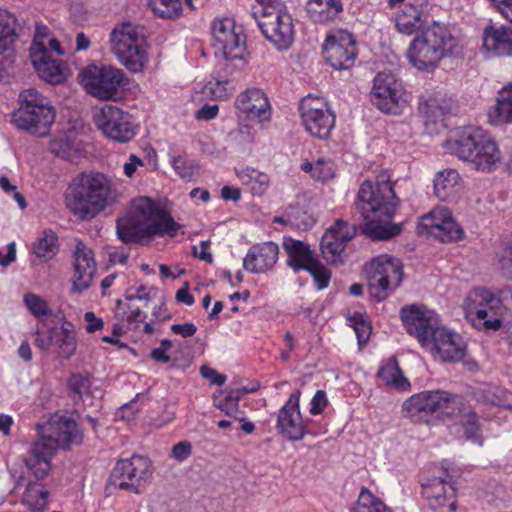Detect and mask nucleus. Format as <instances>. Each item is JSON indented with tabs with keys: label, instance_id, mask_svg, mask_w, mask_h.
Instances as JSON below:
<instances>
[{
	"label": "nucleus",
	"instance_id": "obj_19",
	"mask_svg": "<svg viewBox=\"0 0 512 512\" xmlns=\"http://www.w3.org/2000/svg\"><path fill=\"white\" fill-rule=\"evenodd\" d=\"M422 234L433 236L441 242H455L462 238L463 230L448 208L438 206L418 219V236Z\"/></svg>",
	"mask_w": 512,
	"mask_h": 512
},
{
	"label": "nucleus",
	"instance_id": "obj_33",
	"mask_svg": "<svg viewBox=\"0 0 512 512\" xmlns=\"http://www.w3.org/2000/svg\"><path fill=\"white\" fill-rule=\"evenodd\" d=\"M488 119L493 125L512 123V83L499 90L496 104L488 112Z\"/></svg>",
	"mask_w": 512,
	"mask_h": 512
},
{
	"label": "nucleus",
	"instance_id": "obj_17",
	"mask_svg": "<svg viewBox=\"0 0 512 512\" xmlns=\"http://www.w3.org/2000/svg\"><path fill=\"white\" fill-rule=\"evenodd\" d=\"M323 54L333 69L348 70L354 66L357 57L356 40L347 30L330 32L323 44Z\"/></svg>",
	"mask_w": 512,
	"mask_h": 512
},
{
	"label": "nucleus",
	"instance_id": "obj_47",
	"mask_svg": "<svg viewBox=\"0 0 512 512\" xmlns=\"http://www.w3.org/2000/svg\"><path fill=\"white\" fill-rule=\"evenodd\" d=\"M395 25L399 33L412 35L416 31V8L412 5L403 10L395 19Z\"/></svg>",
	"mask_w": 512,
	"mask_h": 512
},
{
	"label": "nucleus",
	"instance_id": "obj_16",
	"mask_svg": "<svg viewBox=\"0 0 512 512\" xmlns=\"http://www.w3.org/2000/svg\"><path fill=\"white\" fill-rule=\"evenodd\" d=\"M370 101L384 113H397L405 102L402 82L392 72L377 73L373 80Z\"/></svg>",
	"mask_w": 512,
	"mask_h": 512
},
{
	"label": "nucleus",
	"instance_id": "obj_57",
	"mask_svg": "<svg viewBox=\"0 0 512 512\" xmlns=\"http://www.w3.org/2000/svg\"><path fill=\"white\" fill-rule=\"evenodd\" d=\"M470 313L471 314L474 313L476 316V319L481 321L483 323L484 327L487 329L498 330L502 325V322L500 319L489 318L488 312L485 308H475V309L470 308Z\"/></svg>",
	"mask_w": 512,
	"mask_h": 512
},
{
	"label": "nucleus",
	"instance_id": "obj_4",
	"mask_svg": "<svg viewBox=\"0 0 512 512\" xmlns=\"http://www.w3.org/2000/svg\"><path fill=\"white\" fill-rule=\"evenodd\" d=\"M418 6V71L431 72L443 57L459 55L461 47L444 25L432 17L429 19L428 12L435 6L427 0Z\"/></svg>",
	"mask_w": 512,
	"mask_h": 512
},
{
	"label": "nucleus",
	"instance_id": "obj_11",
	"mask_svg": "<svg viewBox=\"0 0 512 512\" xmlns=\"http://www.w3.org/2000/svg\"><path fill=\"white\" fill-rule=\"evenodd\" d=\"M214 48L223 55L224 69L233 66L242 70L246 65V40L241 28L229 17L216 18L211 25Z\"/></svg>",
	"mask_w": 512,
	"mask_h": 512
},
{
	"label": "nucleus",
	"instance_id": "obj_59",
	"mask_svg": "<svg viewBox=\"0 0 512 512\" xmlns=\"http://www.w3.org/2000/svg\"><path fill=\"white\" fill-rule=\"evenodd\" d=\"M327 405L326 393L323 390H318L311 400L309 412L312 415L321 414Z\"/></svg>",
	"mask_w": 512,
	"mask_h": 512
},
{
	"label": "nucleus",
	"instance_id": "obj_61",
	"mask_svg": "<svg viewBox=\"0 0 512 512\" xmlns=\"http://www.w3.org/2000/svg\"><path fill=\"white\" fill-rule=\"evenodd\" d=\"M144 161L135 154H130L123 164V173L127 178H132L139 167H143Z\"/></svg>",
	"mask_w": 512,
	"mask_h": 512
},
{
	"label": "nucleus",
	"instance_id": "obj_55",
	"mask_svg": "<svg viewBox=\"0 0 512 512\" xmlns=\"http://www.w3.org/2000/svg\"><path fill=\"white\" fill-rule=\"evenodd\" d=\"M400 318L406 331L416 336V304H410L405 306L400 311Z\"/></svg>",
	"mask_w": 512,
	"mask_h": 512
},
{
	"label": "nucleus",
	"instance_id": "obj_54",
	"mask_svg": "<svg viewBox=\"0 0 512 512\" xmlns=\"http://www.w3.org/2000/svg\"><path fill=\"white\" fill-rule=\"evenodd\" d=\"M171 165L175 172L184 180H190L195 173V165L182 156H173Z\"/></svg>",
	"mask_w": 512,
	"mask_h": 512
},
{
	"label": "nucleus",
	"instance_id": "obj_28",
	"mask_svg": "<svg viewBox=\"0 0 512 512\" xmlns=\"http://www.w3.org/2000/svg\"><path fill=\"white\" fill-rule=\"evenodd\" d=\"M447 392L428 390L418 393V424H432V417L437 415L441 405H444Z\"/></svg>",
	"mask_w": 512,
	"mask_h": 512
},
{
	"label": "nucleus",
	"instance_id": "obj_15",
	"mask_svg": "<svg viewBox=\"0 0 512 512\" xmlns=\"http://www.w3.org/2000/svg\"><path fill=\"white\" fill-rule=\"evenodd\" d=\"M94 120L97 128L113 141L127 143L136 135L132 116L115 105H104L95 114Z\"/></svg>",
	"mask_w": 512,
	"mask_h": 512
},
{
	"label": "nucleus",
	"instance_id": "obj_26",
	"mask_svg": "<svg viewBox=\"0 0 512 512\" xmlns=\"http://www.w3.org/2000/svg\"><path fill=\"white\" fill-rule=\"evenodd\" d=\"M483 49L489 56L512 57V27L486 26L483 31Z\"/></svg>",
	"mask_w": 512,
	"mask_h": 512
},
{
	"label": "nucleus",
	"instance_id": "obj_27",
	"mask_svg": "<svg viewBox=\"0 0 512 512\" xmlns=\"http://www.w3.org/2000/svg\"><path fill=\"white\" fill-rule=\"evenodd\" d=\"M282 246L287 254V266L296 273L305 270L316 260L310 246L301 240L284 236Z\"/></svg>",
	"mask_w": 512,
	"mask_h": 512
},
{
	"label": "nucleus",
	"instance_id": "obj_9",
	"mask_svg": "<svg viewBox=\"0 0 512 512\" xmlns=\"http://www.w3.org/2000/svg\"><path fill=\"white\" fill-rule=\"evenodd\" d=\"M454 154L482 172H492L502 155L494 139L482 129L464 131L453 143Z\"/></svg>",
	"mask_w": 512,
	"mask_h": 512
},
{
	"label": "nucleus",
	"instance_id": "obj_24",
	"mask_svg": "<svg viewBox=\"0 0 512 512\" xmlns=\"http://www.w3.org/2000/svg\"><path fill=\"white\" fill-rule=\"evenodd\" d=\"M74 256V274L72 276V292L81 293L88 289L96 271L93 251L83 242H77Z\"/></svg>",
	"mask_w": 512,
	"mask_h": 512
},
{
	"label": "nucleus",
	"instance_id": "obj_7",
	"mask_svg": "<svg viewBox=\"0 0 512 512\" xmlns=\"http://www.w3.org/2000/svg\"><path fill=\"white\" fill-rule=\"evenodd\" d=\"M252 15L263 36L280 52L287 51L295 39L291 14L283 0H256Z\"/></svg>",
	"mask_w": 512,
	"mask_h": 512
},
{
	"label": "nucleus",
	"instance_id": "obj_43",
	"mask_svg": "<svg viewBox=\"0 0 512 512\" xmlns=\"http://www.w3.org/2000/svg\"><path fill=\"white\" fill-rule=\"evenodd\" d=\"M346 321L348 326L355 331L358 345L360 347L364 346L368 342L372 332V326L368 316L365 313L356 311L349 313L346 317Z\"/></svg>",
	"mask_w": 512,
	"mask_h": 512
},
{
	"label": "nucleus",
	"instance_id": "obj_40",
	"mask_svg": "<svg viewBox=\"0 0 512 512\" xmlns=\"http://www.w3.org/2000/svg\"><path fill=\"white\" fill-rule=\"evenodd\" d=\"M445 402L446 403L444 405H441L437 415L432 417V424L439 420H442L443 422L446 420H455L457 423L461 418L462 413H464L468 407L461 397L451 396L449 393L445 398Z\"/></svg>",
	"mask_w": 512,
	"mask_h": 512
},
{
	"label": "nucleus",
	"instance_id": "obj_8",
	"mask_svg": "<svg viewBox=\"0 0 512 512\" xmlns=\"http://www.w3.org/2000/svg\"><path fill=\"white\" fill-rule=\"evenodd\" d=\"M55 109L51 102L34 88L19 94V108L11 113V123L19 130L32 135H48L55 121Z\"/></svg>",
	"mask_w": 512,
	"mask_h": 512
},
{
	"label": "nucleus",
	"instance_id": "obj_49",
	"mask_svg": "<svg viewBox=\"0 0 512 512\" xmlns=\"http://www.w3.org/2000/svg\"><path fill=\"white\" fill-rule=\"evenodd\" d=\"M305 271H308L312 275L318 290H323L328 287L331 273L319 260L316 259Z\"/></svg>",
	"mask_w": 512,
	"mask_h": 512
},
{
	"label": "nucleus",
	"instance_id": "obj_42",
	"mask_svg": "<svg viewBox=\"0 0 512 512\" xmlns=\"http://www.w3.org/2000/svg\"><path fill=\"white\" fill-rule=\"evenodd\" d=\"M457 423L462 427L463 436L467 440H470L480 446L483 444L477 413L473 411L470 406H468L465 412L462 413V416Z\"/></svg>",
	"mask_w": 512,
	"mask_h": 512
},
{
	"label": "nucleus",
	"instance_id": "obj_1",
	"mask_svg": "<svg viewBox=\"0 0 512 512\" xmlns=\"http://www.w3.org/2000/svg\"><path fill=\"white\" fill-rule=\"evenodd\" d=\"M122 193L116 182L99 171L77 174L64 194L66 208L79 220H92L119 202Z\"/></svg>",
	"mask_w": 512,
	"mask_h": 512
},
{
	"label": "nucleus",
	"instance_id": "obj_29",
	"mask_svg": "<svg viewBox=\"0 0 512 512\" xmlns=\"http://www.w3.org/2000/svg\"><path fill=\"white\" fill-rule=\"evenodd\" d=\"M221 70L223 75L212 78L204 85L202 89L204 96L213 100H225L236 90L235 80L229 78L228 75H231L233 71L238 70L233 66H230L228 70H225L224 62L221 63Z\"/></svg>",
	"mask_w": 512,
	"mask_h": 512
},
{
	"label": "nucleus",
	"instance_id": "obj_12",
	"mask_svg": "<svg viewBox=\"0 0 512 512\" xmlns=\"http://www.w3.org/2000/svg\"><path fill=\"white\" fill-rule=\"evenodd\" d=\"M81 83L87 93L100 99H114L127 84L123 70L106 65H89L80 73Z\"/></svg>",
	"mask_w": 512,
	"mask_h": 512
},
{
	"label": "nucleus",
	"instance_id": "obj_38",
	"mask_svg": "<svg viewBox=\"0 0 512 512\" xmlns=\"http://www.w3.org/2000/svg\"><path fill=\"white\" fill-rule=\"evenodd\" d=\"M48 491L37 482L28 483L22 502L32 512H44L48 505Z\"/></svg>",
	"mask_w": 512,
	"mask_h": 512
},
{
	"label": "nucleus",
	"instance_id": "obj_36",
	"mask_svg": "<svg viewBox=\"0 0 512 512\" xmlns=\"http://www.w3.org/2000/svg\"><path fill=\"white\" fill-rule=\"evenodd\" d=\"M258 385L240 386L230 389L215 399V406L228 416L237 417L239 413V400L243 395L257 391Z\"/></svg>",
	"mask_w": 512,
	"mask_h": 512
},
{
	"label": "nucleus",
	"instance_id": "obj_13",
	"mask_svg": "<svg viewBox=\"0 0 512 512\" xmlns=\"http://www.w3.org/2000/svg\"><path fill=\"white\" fill-rule=\"evenodd\" d=\"M366 273L372 297L377 301H383L389 291L400 284L402 265L397 258L379 255L366 266Z\"/></svg>",
	"mask_w": 512,
	"mask_h": 512
},
{
	"label": "nucleus",
	"instance_id": "obj_3",
	"mask_svg": "<svg viewBox=\"0 0 512 512\" xmlns=\"http://www.w3.org/2000/svg\"><path fill=\"white\" fill-rule=\"evenodd\" d=\"M397 203L389 181L378 182L375 186L364 181L355 202L363 218L361 233L373 240H386L399 234L400 226L391 223Z\"/></svg>",
	"mask_w": 512,
	"mask_h": 512
},
{
	"label": "nucleus",
	"instance_id": "obj_52",
	"mask_svg": "<svg viewBox=\"0 0 512 512\" xmlns=\"http://www.w3.org/2000/svg\"><path fill=\"white\" fill-rule=\"evenodd\" d=\"M335 164L330 159L320 158L315 162L313 178L325 182L334 177Z\"/></svg>",
	"mask_w": 512,
	"mask_h": 512
},
{
	"label": "nucleus",
	"instance_id": "obj_53",
	"mask_svg": "<svg viewBox=\"0 0 512 512\" xmlns=\"http://www.w3.org/2000/svg\"><path fill=\"white\" fill-rule=\"evenodd\" d=\"M50 38V31L48 27L43 24H37L35 28L34 40L30 48V54H34V52L48 51L47 41Z\"/></svg>",
	"mask_w": 512,
	"mask_h": 512
},
{
	"label": "nucleus",
	"instance_id": "obj_41",
	"mask_svg": "<svg viewBox=\"0 0 512 512\" xmlns=\"http://www.w3.org/2000/svg\"><path fill=\"white\" fill-rule=\"evenodd\" d=\"M58 238L52 230H45L32 243L31 250L38 258L45 260L53 258L58 252Z\"/></svg>",
	"mask_w": 512,
	"mask_h": 512
},
{
	"label": "nucleus",
	"instance_id": "obj_2",
	"mask_svg": "<svg viewBox=\"0 0 512 512\" xmlns=\"http://www.w3.org/2000/svg\"><path fill=\"white\" fill-rule=\"evenodd\" d=\"M181 225L158 202L149 197L131 201L128 210L116 221V233L123 243H137L145 238H173Z\"/></svg>",
	"mask_w": 512,
	"mask_h": 512
},
{
	"label": "nucleus",
	"instance_id": "obj_14",
	"mask_svg": "<svg viewBox=\"0 0 512 512\" xmlns=\"http://www.w3.org/2000/svg\"><path fill=\"white\" fill-rule=\"evenodd\" d=\"M302 125L312 136L321 140L330 137L336 116L322 97L307 95L299 104Z\"/></svg>",
	"mask_w": 512,
	"mask_h": 512
},
{
	"label": "nucleus",
	"instance_id": "obj_30",
	"mask_svg": "<svg viewBox=\"0 0 512 512\" xmlns=\"http://www.w3.org/2000/svg\"><path fill=\"white\" fill-rule=\"evenodd\" d=\"M306 10L315 23H329L339 18L343 12L341 0H308Z\"/></svg>",
	"mask_w": 512,
	"mask_h": 512
},
{
	"label": "nucleus",
	"instance_id": "obj_45",
	"mask_svg": "<svg viewBox=\"0 0 512 512\" xmlns=\"http://www.w3.org/2000/svg\"><path fill=\"white\" fill-rule=\"evenodd\" d=\"M13 22L9 14L0 11V55L9 51L16 39Z\"/></svg>",
	"mask_w": 512,
	"mask_h": 512
},
{
	"label": "nucleus",
	"instance_id": "obj_23",
	"mask_svg": "<svg viewBox=\"0 0 512 512\" xmlns=\"http://www.w3.org/2000/svg\"><path fill=\"white\" fill-rule=\"evenodd\" d=\"M239 116L258 122L270 119V104L265 93L259 88H248L240 93L235 100Z\"/></svg>",
	"mask_w": 512,
	"mask_h": 512
},
{
	"label": "nucleus",
	"instance_id": "obj_62",
	"mask_svg": "<svg viewBox=\"0 0 512 512\" xmlns=\"http://www.w3.org/2000/svg\"><path fill=\"white\" fill-rule=\"evenodd\" d=\"M493 7L512 23V0H489Z\"/></svg>",
	"mask_w": 512,
	"mask_h": 512
},
{
	"label": "nucleus",
	"instance_id": "obj_56",
	"mask_svg": "<svg viewBox=\"0 0 512 512\" xmlns=\"http://www.w3.org/2000/svg\"><path fill=\"white\" fill-rule=\"evenodd\" d=\"M0 188L7 194L12 193L20 209L24 210L27 207L24 196L16 190V186L13 185L6 176L0 177Z\"/></svg>",
	"mask_w": 512,
	"mask_h": 512
},
{
	"label": "nucleus",
	"instance_id": "obj_37",
	"mask_svg": "<svg viewBox=\"0 0 512 512\" xmlns=\"http://www.w3.org/2000/svg\"><path fill=\"white\" fill-rule=\"evenodd\" d=\"M70 323H65L60 329L49 332V340L59 348V354L63 358H70L76 350V337Z\"/></svg>",
	"mask_w": 512,
	"mask_h": 512
},
{
	"label": "nucleus",
	"instance_id": "obj_20",
	"mask_svg": "<svg viewBox=\"0 0 512 512\" xmlns=\"http://www.w3.org/2000/svg\"><path fill=\"white\" fill-rule=\"evenodd\" d=\"M448 472L441 470V475L421 483L422 496L433 512H454L457 508L456 488L446 481Z\"/></svg>",
	"mask_w": 512,
	"mask_h": 512
},
{
	"label": "nucleus",
	"instance_id": "obj_64",
	"mask_svg": "<svg viewBox=\"0 0 512 512\" xmlns=\"http://www.w3.org/2000/svg\"><path fill=\"white\" fill-rule=\"evenodd\" d=\"M192 452V446L189 442L183 441L177 443L172 449V456L178 461H185Z\"/></svg>",
	"mask_w": 512,
	"mask_h": 512
},
{
	"label": "nucleus",
	"instance_id": "obj_22",
	"mask_svg": "<svg viewBox=\"0 0 512 512\" xmlns=\"http://www.w3.org/2000/svg\"><path fill=\"white\" fill-rule=\"evenodd\" d=\"M301 392L294 391L279 410L276 429L279 434L289 441H299L307 433L304 420L302 419L299 407Z\"/></svg>",
	"mask_w": 512,
	"mask_h": 512
},
{
	"label": "nucleus",
	"instance_id": "obj_60",
	"mask_svg": "<svg viewBox=\"0 0 512 512\" xmlns=\"http://www.w3.org/2000/svg\"><path fill=\"white\" fill-rule=\"evenodd\" d=\"M200 374L204 379L208 380L210 382V384H212V385L221 386L226 382V379H227L224 374L218 373L215 369H213L207 365L201 366Z\"/></svg>",
	"mask_w": 512,
	"mask_h": 512
},
{
	"label": "nucleus",
	"instance_id": "obj_32",
	"mask_svg": "<svg viewBox=\"0 0 512 512\" xmlns=\"http://www.w3.org/2000/svg\"><path fill=\"white\" fill-rule=\"evenodd\" d=\"M235 171L241 184L252 195L261 196L269 188L270 178L260 170L250 166H240Z\"/></svg>",
	"mask_w": 512,
	"mask_h": 512
},
{
	"label": "nucleus",
	"instance_id": "obj_48",
	"mask_svg": "<svg viewBox=\"0 0 512 512\" xmlns=\"http://www.w3.org/2000/svg\"><path fill=\"white\" fill-rule=\"evenodd\" d=\"M153 12L163 18L178 16L181 10L180 0H149Z\"/></svg>",
	"mask_w": 512,
	"mask_h": 512
},
{
	"label": "nucleus",
	"instance_id": "obj_25",
	"mask_svg": "<svg viewBox=\"0 0 512 512\" xmlns=\"http://www.w3.org/2000/svg\"><path fill=\"white\" fill-rule=\"evenodd\" d=\"M279 248L272 241L252 245L243 259V268L252 274L272 270L278 261Z\"/></svg>",
	"mask_w": 512,
	"mask_h": 512
},
{
	"label": "nucleus",
	"instance_id": "obj_6",
	"mask_svg": "<svg viewBox=\"0 0 512 512\" xmlns=\"http://www.w3.org/2000/svg\"><path fill=\"white\" fill-rule=\"evenodd\" d=\"M49 435L32 442L25 466L37 479L45 478L51 469V459L57 448H68L78 440L77 424L64 415H54L48 423Z\"/></svg>",
	"mask_w": 512,
	"mask_h": 512
},
{
	"label": "nucleus",
	"instance_id": "obj_50",
	"mask_svg": "<svg viewBox=\"0 0 512 512\" xmlns=\"http://www.w3.org/2000/svg\"><path fill=\"white\" fill-rule=\"evenodd\" d=\"M68 387L72 393V398L76 402L84 396H88L90 382L89 379L81 374H74L69 378Z\"/></svg>",
	"mask_w": 512,
	"mask_h": 512
},
{
	"label": "nucleus",
	"instance_id": "obj_5",
	"mask_svg": "<svg viewBox=\"0 0 512 512\" xmlns=\"http://www.w3.org/2000/svg\"><path fill=\"white\" fill-rule=\"evenodd\" d=\"M418 343L435 359L442 362H459L466 354L463 337L441 324L438 314L418 304Z\"/></svg>",
	"mask_w": 512,
	"mask_h": 512
},
{
	"label": "nucleus",
	"instance_id": "obj_58",
	"mask_svg": "<svg viewBox=\"0 0 512 512\" xmlns=\"http://www.w3.org/2000/svg\"><path fill=\"white\" fill-rule=\"evenodd\" d=\"M145 399L144 394L138 393L133 400H131L129 403L124 404L118 414L124 418L126 417L127 420H130L134 416L136 412L140 410L139 402L143 401Z\"/></svg>",
	"mask_w": 512,
	"mask_h": 512
},
{
	"label": "nucleus",
	"instance_id": "obj_21",
	"mask_svg": "<svg viewBox=\"0 0 512 512\" xmlns=\"http://www.w3.org/2000/svg\"><path fill=\"white\" fill-rule=\"evenodd\" d=\"M356 234V227L347 221L337 219L323 234L320 249L327 262L342 261L344 250Z\"/></svg>",
	"mask_w": 512,
	"mask_h": 512
},
{
	"label": "nucleus",
	"instance_id": "obj_51",
	"mask_svg": "<svg viewBox=\"0 0 512 512\" xmlns=\"http://www.w3.org/2000/svg\"><path fill=\"white\" fill-rule=\"evenodd\" d=\"M497 266L507 279H512V240L503 242L502 251L497 254Z\"/></svg>",
	"mask_w": 512,
	"mask_h": 512
},
{
	"label": "nucleus",
	"instance_id": "obj_10",
	"mask_svg": "<svg viewBox=\"0 0 512 512\" xmlns=\"http://www.w3.org/2000/svg\"><path fill=\"white\" fill-rule=\"evenodd\" d=\"M111 50L118 61L131 72H140L148 61L147 45L136 26L124 22L110 33Z\"/></svg>",
	"mask_w": 512,
	"mask_h": 512
},
{
	"label": "nucleus",
	"instance_id": "obj_63",
	"mask_svg": "<svg viewBox=\"0 0 512 512\" xmlns=\"http://www.w3.org/2000/svg\"><path fill=\"white\" fill-rule=\"evenodd\" d=\"M219 106L217 104H205L197 110L195 117L198 120L209 121L217 117Z\"/></svg>",
	"mask_w": 512,
	"mask_h": 512
},
{
	"label": "nucleus",
	"instance_id": "obj_18",
	"mask_svg": "<svg viewBox=\"0 0 512 512\" xmlns=\"http://www.w3.org/2000/svg\"><path fill=\"white\" fill-rule=\"evenodd\" d=\"M150 475L148 459L133 455L117 462L111 474V483L119 489L138 494Z\"/></svg>",
	"mask_w": 512,
	"mask_h": 512
},
{
	"label": "nucleus",
	"instance_id": "obj_39",
	"mask_svg": "<svg viewBox=\"0 0 512 512\" xmlns=\"http://www.w3.org/2000/svg\"><path fill=\"white\" fill-rule=\"evenodd\" d=\"M419 110L423 113L425 132L429 135L437 134L444 125V109L435 101H429L424 107H419Z\"/></svg>",
	"mask_w": 512,
	"mask_h": 512
},
{
	"label": "nucleus",
	"instance_id": "obj_35",
	"mask_svg": "<svg viewBox=\"0 0 512 512\" xmlns=\"http://www.w3.org/2000/svg\"><path fill=\"white\" fill-rule=\"evenodd\" d=\"M460 180V175L455 169L448 168L438 171L433 179L435 196L442 201L454 197Z\"/></svg>",
	"mask_w": 512,
	"mask_h": 512
},
{
	"label": "nucleus",
	"instance_id": "obj_44",
	"mask_svg": "<svg viewBox=\"0 0 512 512\" xmlns=\"http://www.w3.org/2000/svg\"><path fill=\"white\" fill-rule=\"evenodd\" d=\"M353 512H390L382 500L374 496L368 489L362 488Z\"/></svg>",
	"mask_w": 512,
	"mask_h": 512
},
{
	"label": "nucleus",
	"instance_id": "obj_46",
	"mask_svg": "<svg viewBox=\"0 0 512 512\" xmlns=\"http://www.w3.org/2000/svg\"><path fill=\"white\" fill-rule=\"evenodd\" d=\"M27 310L36 318L48 317L52 315L45 299L34 293H26L23 298Z\"/></svg>",
	"mask_w": 512,
	"mask_h": 512
},
{
	"label": "nucleus",
	"instance_id": "obj_31",
	"mask_svg": "<svg viewBox=\"0 0 512 512\" xmlns=\"http://www.w3.org/2000/svg\"><path fill=\"white\" fill-rule=\"evenodd\" d=\"M34 68L39 76L51 84H59L65 77L62 72L61 64L52 58L48 51L34 52L30 54Z\"/></svg>",
	"mask_w": 512,
	"mask_h": 512
},
{
	"label": "nucleus",
	"instance_id": "obj_34",
	"mask_svg": "<svg viewBox=\"0 0 512 512\" xmlns=\"http://www.w3.org/2000/svg\"><path fill=\"white\" fill-rule=\"evenodd\" d=\"M377 376L386 386L401 392L408 391L411 387L395 357H391L381 364Z\"/></svg>",
	"mask_w": 512,
	"mask_h": 512
}]
</instances>
